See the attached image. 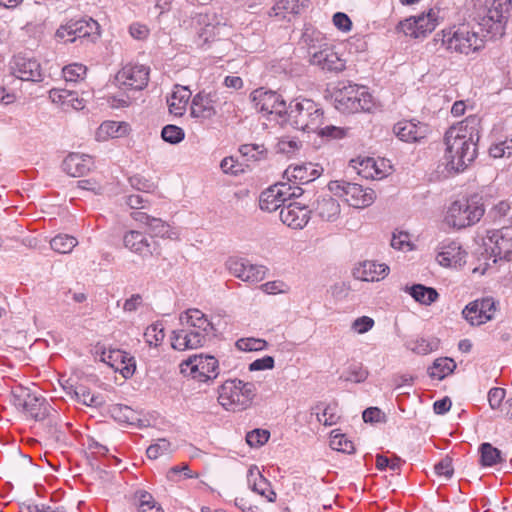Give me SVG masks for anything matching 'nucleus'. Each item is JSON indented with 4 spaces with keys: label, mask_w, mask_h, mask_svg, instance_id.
<instances>
[{
    "label": "nucleus",
    "mask_w": 512,
    "mask_h": 512,
    "mask_svg": "<svg viewBox=\"0 0 512 512\" xmlns=\"http://www.w3.org/2000/svg\"><path fill=\"white\" fill-rule=\"evenodd\" d=\"M274 358L266 355L262 358L256 359L249 364L250 371H261L266 369H272L274 367Z\"/></svg>",
    "instance_id": "obj_61"
},
{
    "label": "nucleus",
    "mask_w": 512,
    "mask_h": 512,
    "mask_svg": "<svg viewBox=\"0 0 512 512\" xmlns=\"http://www.w3.org/2000/svg\"><path fill=\"white\" fill-rule=\"evenodd\" d=\"M100 25L92 18L70 19L61 25L55 33L58 41L75 42L77 38H92L94 41L99 36Z\"/></svg>",
    "instance_id": "obj_9"
},
{
    "label": "nucleus",
    "mask_w": 512,
    "mask_h": 512,
    "mask_svg": "<svg viewBox=\"0 0 512 512\" xmlns=\"http://www.w3.org/2000/svg\"><path fill=\"white\" fill-rule=\"evenodd\" d=\"M237 379L226 380L218 389V402L226 410L241 409Z\"/></svg>",
    "instance_id": "obj_20"
},
{
    "label": "nucleus",
    "mask_w": 512,
    "mask_h": 512,
    "mask_svg": "<svg viewBox=\"0 0 512 512\" xmlns=\"http://www.w3.org/2000/svg\"><path fill=\"white\" fill-rule=\"evenodd\" d=\"M267 268L262 265H254L249 262L246 274L244 276L245 282H260L266 276Z\"/></svg>",
    "instance_id": "obj_54"
},
{
    "label": "nucleus",
    "mask_w": 512,
    "mask_h": 512,
    "mask_svg": "<svg viewBox=\"0 0 512 512\" xmlns=\"http://www.w3.org/2000/svg\"><path fill=\"white\" fill-rule=\"evenodd\" d=\"M427 125L414 121H400L393 127V132L402 141L417 142L423 139L427 133Z\"/></svg>",
    "instance_id": "obj_19"
},
{
    "label": "nucleus",
    "mask_w": 512,
    "mask_h": 512,
    "mask_svg": "<svg viewBox=\"0 0 512 512\" xmlns=\"http://www.w3.org/2000/svg\"><path fill=\"white\" fill-rule=\"evenodd\" d=\"M110 411L112 417L119 422L134 424L136 421H138L136 412L126 405H113Z\"/></svg>",
    "instance_id": "obj_40"
},
{
    "label": "nucleus",
    "mask_w": 512,
    "mask_h": 512,
    "mask_svg": "<svg viewBox=\"0 0 512 512\" xmlns=\"http://www.w3.org/2000/svg\"><path fill=\"white\" fill-rule=\"evenodd\" d=\"M389 267L386 264L367 261L363 263L362 275L359 276L364 281L379 280V276L387 275Z\"/></svg>",
    "instance_id": "obj_36"
},
{
    "label": "nucleus",
    "mask_w": 512,
    "mask_h": 512,
    "mask_svg": "<svg viewBox=\"0 0 512 512\" xmlns=\"http://www.w3.org/2000/svg\"><path fill=\"white\" fill-rule=\"evenodd\" d=\"M485 213L483 198L474 194L469 198L454 201L447 211L448 225L462 229L480 221Z\"/></svg>",
    "instance_id": "obj_3"
},
{
    "label": "nucleus",
    "mask_w": 512,
    "mask_h": 512,
    "mask_svg": "<svg viewBox=\"0 0 512 512\" xmlns=\"http://www.w3.org/2000/svg\"><path fill=\"white\" fill-rule=\"evenodd\" d=\"M434 41L436 43L440 42L449 51L466 55L478 51L484 44L478 33L469 31L466 25H462L455 30H443L435 35Z\"/></svg>",
    "instance_id": "obj_5"
},
{
    "label": "nucleus",
    "mask_w": 512,
    "mask_h": 512,
    "mask_svg": "<svg viewBox=\"0 0 512 512\" xmlns=\"http://www.w3.org/2000/svg\"><path fill=\"white\" fill-rule=\"evenodd\" d=\"M374 326V320L368 316H361L354 320L352 328L359 334L368 332Z\"/></svg>",
    "instance_id": "obj_64"
},
{
    "label": "nucleus",
    "mask_w": 512,
    "mask_h": 512,
    "mask_svg": "<svg viewBox=\"0 0 512 512\" xmlns=\"http://www.w3.org/2000/svg\"><path fill=\"white\" fill-rule=\"evenodd\" d=\"M321 137H328L332 139H340L345 136V130L333 125H328L323 128L319 127L317 130Z\"/></svg>",
    "instance_id": "obj_62"
},
{
    "label": "nucleus",
    "mask_w": 512,
    "mask_h": 512,
    "mask_svg": "<svg viewBox=\"0 0 512 512\" xmlns=\"http://www.w3.org/2000/svg\"><path fill=\"white\" fill-rule=\"evenodd\" d=\"M13 75L24 81H42L41 66L34 58L18 54L11 61Z\"/></svg>",
    "instance_id": "obj_14"
},
{
    "label": "nucleus",
    "mask_w": 512,
    "mask_h": 512,
    "mask_svg": "<svg viewBox=\"0 0 512 512\" xmlns=\"http://www.w3.org/2000/svg\"><path fill=\"white\" fill-rule=\"evenodd\" d=\"M495 238V247L493 252L500 259L506 261L512 260V248H506L507 245L512 243V227H503L493 233L491 239Z\"/></svg>",
    "instance_id": "obj_28"
},
{
    "label": "nucleus",
    "mask_w": 512,
    "mask_h": 512,
    "mask_svg": "<svg viewBox=\"0 0 512 512\" xmlns=\"http://www.w3.org/2000/svg\"><path fill=\"white\" fill-rule=\"evenodd\" d=\"M126 132V124H122L116 121H105L99 126L97 135L102 138H118L124 136Z\"/></svg>",
    "instance_id": "obj_37"
},
{
    "label": "nucleus",
    "mask_w": 512,
    "mask_h": 512,
    "mask_svg": "<svg viewBox=\"0 0 512 512\" xmlns=\"http://www.w3.org/2000/svg\"><path fill=\"white\" fill-rule=\"evenodd\" d=\"M37 421L41 423V428L47 434L49 440L56 443H62L65 441V432L61 429L62 426L58 423V414L54 409L49 412L47 418Z\"/></svg>",
    "instance_id": "obj_31"
},
{
    "label": "nucleus",
    "mask_w": 512,
    "mask_h": 512,
    "mask_svg": "<svg viewBox=\"0 0 512 512\" xmlns=\"http://www.w3.org/2000/svg\"><path fill=\"white\" fill-rule=\"evenodd\" d=\"M239 152L247 160L259 161L266 158L267 150L259 144H243L239 147Z\"/></svg>",
    "instance_id": "obj_44"
},
{
    "label": "nucleus",
    "mask_w": 512,
    "mask_h": 512,
    "mask_svg": "<svg viewBox=\"0 0 512 512\" xmlns=\"http://www.w3.org/2000/svg\"><path fill=\"white\" fill-rule=\"evenodd\" d=\"M362 418L365 423H386V414L378 407H368L362 413Z\"/></svg>",
    "instance_id": "obj_55"
},
{
    "label": "nucleus",
    "mask_w": 512,
    "mask_h": 512,
    "mask_svg": "<svg viewBox=\"0 0 512 512\" xmlns=\"http://www.w3.org/2000/svg\"><path fill=\"white\" fill-rule=\"evenodd\" d=\"M511 8L512 0H492L481 17L479 26L490 38L502 37Z\"/></svg>",
    "instance_id": "obj_6"
},
{
    "label": "nucleus",
    "mask_w": 512,
    "mask_h": 512,
    "mask_svg": "<svg viewBox=\"0 0 512 512\" xmlns=\"http://www.w3.org/2000/svg\"><path fill=\"white\" fill-rule=\"evenodd\" d=\"M270 438V432L266 429H254L247 433L246 442L250 447H260Z\"/></svg>",
    "instance_id": "obj_50"
},
{
    "label": "nucleus",
    "mask_w": 512,
    "mask_h": 512,
    "mask_svg": "<svg viewBox=\"0 0 512 512\" xmlns=\"http://www.w3.org/2000/svg\"><path fill=\"white\" fill-rule=\"evenodd\" d=\"M480 119L469 116L458 126H451L444 135V160L449 173L463 172L477 157Z\"/></svg>",
    "instance_id": "obj_1"
},
{
    "label": "nucleus",
    "mask_w": 512,
    "mask_h": 512,
    "mask_svg": "<svg viewBox=\"0 0 512 512\" xmlns=\"http://www.w3.org/2000/svg\"><path fill=\"white\" fill-rule=\"evenodd\" d=\"M310 63L329 73H339L345 69V60L332 47H325L310 56Z\"/></svg>",
    "instance_id": "obj_16"
},
{
    "label": "nucleus",
    "mask_w": 512,
    "mask_h": 512,
    "mask_svg": "<svg viewBox=\"0 0 512 512\" xmlns=\"http://www.w3.org/2000/svg\"><path fill=\"white\" fill-rule=\"evenodd\" d=\"M479 307L481 308V316L483 320V324L492 320L493 313L496 310V303L493 298L487 297L482 299H477Z\"/></svg>",
    "instance_id": "obj_58"
},
{
    "label": "nucleus",
    "mask_w": 512,
    "mask_h": 512,
    "mask_svg": "<svg viewBox=\"0 0 512 512\" xmlns=\"http://www.w3.org/2000/svg\"><path fill=\"white\" fill-rule=\"evenodd\" d=\"M404 291L408 293L416 302L425 306L431 305L439 298V293L435 288L428 287L423 284L405 286Z\"/></svg>",
    "instance_id": "obj_29"
},
{
    "label": "nucleus",
    "mask_w": 512,
    "mask_h": 512,
    "mask_svg": "<svg viewBox=\"0 0 512 512\" xmlns=\"http://www.w3.org/2000/svg\"><path fill=\"white\" fill-rule=\"evenodd\" d=\"M144 336L149 346H158L164 339V327L161 323H155L147 327Z\"/></svg>",
    "instance_id": "obj_49"
},
{
    "label": "nucleus",
    "mask_w": 512,
    "mask_h": 512,
    "mask_svg": "<svg viewBox=\"0 0 512 512\" xmlns=\"http://www.w3.org/2000/svg\"><path fill=\"white\" fill-rule=\"evenodd\" d=\"M457 365L452 358L440 357L434 360L427 372L431 378L443 380L446 376L452 374Z\"/></svg>",
    "instance_id": "obj_32"
},
{
    "label": "nucleus",
    "mask_w": 512,
    "mask_h": 512,
    "mask_svg": "<svg viewBox=\"0 0 512 512\" xmlns=\"http://www.w3.org/2000/svg\"><path fill=\"white\" fill-rule=\"evenodd\" d=\"M247 480L254 492L265 496L270 502L276 498L274 491L270 489L269 481L260 473L257 466L252 465L247 473Z\"/></svg>",
    "instance_id": "obj_25"
},
{
    "label": "nucleus",
    "mask_w": 512,
    "mask_h": 512,
    "mask_svg": "<svg viewBox=\"0 0 512 512\" xmlns=\"http://www.w3.org/2000/svg\"><path fill=\"white\" fill-rule=\"evenodd\" d=\"M322 108L311 99L297 97L286 107L282 123L304 132H316L323 123Z\"/></svg>",
    "instance_id": "obj_2"
},
{
    "label": "nucleus",
    "mask_w": 512,
    "mask_h": 512,
    "mask_svg": "<svg viewBox=\"0 0 512 512\" xmlns=\"http://www.w3.org/2000/svg\"><path fill=\"white\" fill-rule=\"evenodd\" d=\"M478 451L480 454V464L483 467H492L504 461L502 452L491 443H481Z\"/></svg>",
    "instance_id": "obj_33"
},
{
    "label": "nucleus",
    "mask_w": 512,
    "mask_h": 512,
    "mask_svg": "<svg viewBox=\"0 0 512 512\" xmlns=\"http://www.w3.org/2000/svg\"><path fill=\"white\" fill-rule=\"evenodd\" d=\"M147 227L152 237L173 238L170 225L160 218L153 217Z\"/></svg>",
    "instance_id": "obj_45"
},
{
    "label": "nucleus",
    "mask_w": 512,
    "mask_h": 512,
    "mask_svg": "<svg viewBox=\"0 0 512 512\" xmlns=\"http://www.w3.org/2000/svg\"><path fill=\"white\" fill-rule=\"evenodd\" d=\"M134 498L137 501L138 512H164L162 507L154 500L153 496L147 491H136Z\"/></svg>",
    "instance_id": "obj_35"
},
{
    "label": "nucleus",
    "mask_w": 512,
    "mask_h": 512,
    "mask_svg": "<svg viewBox=\"0 0 512 512\" xmlns=\"http://www.w3.org/2000/svg\"><path fill=\"white\" fill-rule=\"evenodd\" d=\"M170 442L164 438L158 439L156 443L151 444L146 454L149 459H157L159 456L167 453L170 450Z\"/></svg>",
    "instance_id": "obj_53"
},
{
    "label": "nucleus",
    "mask_w": 512,
    "mask_h": 512,
    "mask_svg": "<svg viewBox=\"0 0 512 512\" xmlns=\"http://www.w3.org/2000/svg\"><path fill=\"white\" fill-rule=\"evenodd\" d=\"M332 98L335 108L342 113L370 112L374 107L372 95L354 84L337 88Z\"/></svg>",
    "instance_id": "obj_4"
},
{
    "label": "nucleus",
    "mask_w": 512,
    "mask_h": 512,
    "mask_svg": "<svg viewBox=\"0 0 512 512\" xmlns=\"http://www.w3.org/2000/svg\"><path fill=\"white\" fill-rule=\"evenodd\" d=\"M216 91L202 90L192 99L190 114L194 118L211 119L216 115L214 104L217 102Z\"/></svg>",
    "instance_id": "obj_17"
},
{
    "label": "nucleus",
    "mask_w": 512,
    "mask_h": 512,
    "mask_svg": "<svg viewBox=\"0 0 512 512\" xmlns=\"http://www.w3.org/2000/svg\"><path fill=\"white\" fill-rule=\"evenodd\" d=\"M311 213L312 210L307 205L291 202L281 207L279 216L281 221L290 228L302 229L307 225Z\"/></svg>",
    "instance_id": "obj_15"
},
{
    "label": "nucleus",
    "mask_w": 512,
    "mask_h": 512,
    "mask_svg": "<svg viewBox=\"0 0 512 512\" xmlns=\"http://www.w3.org/2000/svg\"><path fill=\"white\" fill-rule=\"evenodd\" d=\"M86 73V67L82 64H70L63 68V76L66 81L76 82L82 79Z\"/></svg>",
    "instance_id": "obj_56"
},
{
    "label": "nucleus",
    "mask_w": 512,
    "mask_h": 512,
    "mask_svg": "<svg viewBox=\"0 0 512 512\" xmlns=\"http://www.w3.org/2000/svg\"><path fill=\"white\" fill-rule=\"evenodd\" d=\"M116 78L132 89L142 90L149 81V67L144 65L126 66L118 72Z\"/></svg>",
    "instance_id": "obj_18"
},
{
    "label": "nucleus",
    "mask_w": 512,
    "mask_h": 512,
    "mask_svg": "<svg viewBox=\"0 0 512 512\" xmlns=\"http://www.w3.org/2000/svg\"><path fill=\"white\" fill-rule=\"evenodd\" d=\"M330 192L344 197L345 201L353 207L364 208L370 206L375 199V192L371 188L363 189L357 183L347 182L345 180L330 181L328 184Z\"/></svg>",
    "instance_id": "obj_8"
},
{
    "label": "nucleus",
    "mask_w": 512,
    "mask_h": 512,
    "mask_svg": "<svg viewBox=\"0 0 512 512\" xmlns=\"http://www.w3.org/2000/svg\"><path fill=\"white\" fill-rule=\"evenodd\" d=\"M440 251L437 254V261L445 267L460 266L465 262L466 252L462 250L459 243L450 241L448 244L442 243Z\"/></svg>",
    "instance_id": "obj_23"
},
{
    "label": "nucleus",
    "mask_w": 512,
    "mask_h": 512,
    "mask_svg": "<svg viewBox=\"0 0 512 512\" xmlns=\"http://www.w3.org/2000/svg\"><path fill=\"white\" fill-rule=\"evenodd\" d=\"M14 405L36 421L44 420L49 412L53 411L52 406L43 396L36 395L30 390H23L20 394L15 395Z\"/></svg>",
    "instance_id": "obj_10"
},
{
    "label": "nucleus",
    "mask_w": 512,
    "mask_h": 512,
    "mask_svg": "<svg viewBox=\"0 0 512 512\" xmlns=\"http://www.w3.org/2000/svg\"><path fill=\"white\" fill-rule=\"evenodd\" d=\"M236 347L241 351H259L267 346V342L258 338H241L236 341Z\"/></svg>",
    "instance_id": "obj_51"
},
{
    "label": "nucleus",
    "mask_w": 512,
    "mask_h": 512,
    "mask_svg": "<svg viewBox=\"0 0 512 512\" xmlns=\"http://www.w3.org/2000/svg\"><path fill=\"white\" fill-rule=\"evenodd\" d=\"M124 246L131 252L146 257L152 255L147 237L140 231L131 230L123 237Z\"/></svg>",
    "instance_id": "obj_27"
},
{
    "label": "nucleus",
    "mask_w": 512,
    "mask_h": 512,
    "mask_svg": "<svg viewBox=\"0 0 512 512\" xmlns=\"http://www.w3.org/2000/svg\"><path fill=\"white\" fill-rule=\"evenodd\" d=\"M218 367L219 362L213 355L201 353L189 356L184 360L180 365V371L200 382H208L218 376Z\"/></svg>",
    "instance_id": "obj_7"
},
{
    "label": "nucleus",
    "mask_w": 512,
    "mask_h": 512,
    "mask_svg": "<svg viewBox=\"0 0 512 512\" xmlns=\"http://www.w3.org/2000/svg\"><path fill=\"white\" fill-rule=\"evenodd\" d=\"M259 205L262 210L269 212L281 209L284 204H282L281 198H278L275 184L261 193Z\"/></svg>",
    "instance_id": "obj_34"
},
{
    "label": "nucleus",
    "mask_w": 512,
    "mask_h": 512,
    "mask_svg": "<svg viewBox=\"0 0 512 512\" xmlns=\"http://www.w3.org/2000/svg\"><path fill=\"white\" fill-rule=\"evenodd\" d=\"M333 23L339 30L343 32H348L352 28V21L348 15L343 12H336L333 15Z\"/></svg>",
    "instance_id": "obj_63"
},
{
    "label": "nucleus",
    "mask_w": 512,
    "mask_h": 512,
    "mask_svg": "<svg viewBox=\"0 0 512 512\" xmlns=\"http://www.w3.org/2000/svg\"><path fill=\"white\" fill-rule=\"evenodd\" d=\"M251 101L258 112L276 114L283 119L286 112V101L275 91H266L263 88L254 90L250 95Z\"/></svg>",
    "instance_id": "obj_12"
},
{
    "label": "nucleus",
    "mask_w": 512,
    "mask_h": 512,
    "mask_svg": "<svg viewBox=\"0 0 512 512\" xmlns=\"http://www.w3.org/2000/svg\"><path fill=\"white\" fill-rule=\"evenodd\" d=\"M92 157L86 154L71 153L62 163L63 170L72 177H82L90 171Z\"/></svg>",
    "instance_id": "obj_21"
},
{
    "label": "nucleus",
    "mask_w": 512,
    "mask_h": 512,
    "mask_svg": "<svg viewBox=\"0 0 512 512\" xmlns=\"http://www.w3.org/2000/svg\"><path fill=\"white\" fill-rule=\"evenodd\" d=\"M311 210L322 220L333 222L338 219L341 208L336 199L330 195H324L318 197L312 204Z\"/></svg>",
    "instance_id": "obj_22"
},
{
    "label": "nucleus",
    "mask_w": 512,
    "mask_h": 512,
    "mask_svg": "<svg viewBox=\"0 0 512 512\" xmlns=\"http://www.w3.org/2000/svg\"><path fill=\"white\" fill-rule=\"evenodd\" d=\"M191 91L187 87L176 86L170 98L167 99L169 112L175 116H182L191 97Z\"/></svg>",
    "instance_id": "obj_30"
},
{
    "label": "nucleus",
    "mask_w": 512,
    "mask_h": 512,
    "mask_svg": "<svg viewBox=\"0 0 512 512\" xmlns=\"http://www.w3.org/2000/svg\"><path fill=\"white\" fill-rule=\"evenodd\" d=\"M284 176L287 177L289 182L293 184H308L320 176V172L314 167L312 163L289 166Z\"/></svg>",
    "instance_id": "obj_24"
},
{
    "label": "nucleus",
    "mask_w": 512,
    "mask_h": 512,
    "mask_svg": "<svg viewBox=\"0 0 512 512\" xmlns=\"http://www.w3.org/2000/svg\"><path fill=\"white\" fill-rule=\"evenodd\" d=\"M77 243V239L73 236L59 234L50 241V246L55 252L66 254L70 253Z\"/></svg>",
    "instance_id": "obj_38"
},
{
    "label": "nucleus",
    "mask_w": 512,
    "mask_h": 512,
    "mask_svg": "<svg viewBox=\"0 0 512 512\" xmlns=\"http://www.w3.org/2000/svg\"><path fill=\"white\" fill-rule=\"evenodd\" d=\"M434 471L438 476H444L445 478L450 479L454 473L452 458L445 456L437 464H435Z\"/></svg>",
    "instance_id": "obj_60"
},
{
    "label": "nucleus",
    "mask_w": 512,
    "mask_h": 512,
    "mask_svg": "<svg viewBox=\"0 0 512 512\" xmlns=\"http://www.w3.org/2000/svg\"><path fill=\"white\" fill-rule=\"evenodd\" d=\"M161 137L165 142L175 145L184 139L185 132L179 126L168 124L162 128Z\"/></svg>",
    "instance_id": "obj_46"
},
{
    "label": "nucleus",
    "mask_w": 512,
    "mask_h": 512,
    "mask_svg": "<svg viewBox=\"0 0 512 512\" xmlns=\"http://www.w3.org/2000/svg\"><path fill=\"white\" fill-rule=\"evenodd\" d=\"M415 19L417 21L415 38L425 37L427 33L432 32L436 27V19L431 11L427 15H419Z\"/></svg>",
    "instance_id": "obj_42"
},
{
    "label": "nucleus",
    "mask_w": 512,
    "mask_h": 512,
    "mask_svg": "<svg viewBox=\"0 0 512 512\" xmlns=\"http://www.w3.org/2000/svg\"><path fill=\"white\" fill-rule=\"evenodd\" d=\"M330 447L347 454H352L355 451L353 442L349 440L346 435L336 433V431L331 432Z\"/></svg>",
    "instance_id": "obj_41"
},
{
    "label": "nucleus",
    "mask_w": 512,
    "mask_h": 512,
    "mask_svg": "<svg viewBox=\"0 0 512 512\" xmlns=\"http://www.w3.org/2000/svg\"><path fill=\"white\" fill-rule=\"evenodd\" d=\"M462 315L472 326H479L483 324L481 316V308L479 307L478 301L474 300L468 303L462 310Z\"/></svg>",
    "instance_id": "obj_47"
},
{
    "label": "nucleus",
    "mask_w": 512,
    "mask_h": 512,
    "mask_svg": "<svg viewBox=\"0 0 512 512\" xmlns=\"http://www.w3.org/2000/svg\"><path fill=\"white\" fill-rule=\"evenodd\" d=\"M101 361L108 364L115 371H119L125 379L132 377L136 370L134 357L120 349L103 350L101 352Z\"/></svg>",
    "instance_id": "obj_13"
},
{
    "label": "nucleus",
    "mask_w": 512,
    "mask_h": 512,
    "mask_svg": "<svg viewBox=\"0 0 512 512\" xmlns=\"http://www.w3.org/2000/svg\"><path fill=\"white\" fill-rule=\"evenodd\" d=\"M129 183L134 189L142 192L149 193L154 191L156 188V184L151 179H148L140 174L131 176L129 178Z\"/></svg>",
    "instance_id": "obj_52"
},
{
    "label": "nucleus",
    "mask_w": 512,
    "mask_h": 512,
    "mask_svg": "<svg viewBox=\"0 0 512 512\" xmlns=\"http://www.w3.org/2000/svg\"><path fill=\"white\" fill-rule=\"evenodd\" d=\"M407 347L414 353H417L420 355H426V354L438 349L439 340L437 338H434L432 340L420 338V339H416L414 341L408 342Z\"/></svg>",
    "instance_id": "obj_39"
},
{
    "label": "nucleus",
    "mask_w": 512,
    "mask_h": 512,
    "mask_svg": "<svg viewBox=\"0 0 512 512\" xmlns=\"http://www.w3.org/2000/svg\"><path fill=\"white\" fill-rule=\"evenodd\" d=\"M217 331H202L196 327L183 326L182 329L173 331L172 347L179 351L196 349L205 345L207 337L216 336Z\"/></svg>",
    "instance_id": "obj_11"
},
{
    "label": "nucleus",
    "mask_w": 512,
    "mask_h": 512,
    "mask_svg": "<svg viewBox=\"0 0 512 512\" xmlns=\"http://www.w3.org/2000/svg\"><path fill=\"white\" fill-rule=\"evenodd\" d=\"M237 385L239 388V397L241 399V409L243 410L250 406L256 395V387L255 384L251 382H243L239 379H237Z\"/></svg>",
    "instance_id": "obj_43"
},
{
    "label": "nucleus",
    "mask_w": 512,
    "mask_h": 512,
    "mask_svg": "<svg viewBox=\"0 0 512 512\" xmlns=\"http://www.w3.org/2000/svg\"><path fill=\"white\" fill-rule=\"evenodd\" d=\"M317 419L325 426H332L336 424L337 420L339 419V416L336 413V405H327L321 415L317 413Z\"/></svg>",
    "instance_id": "obj_59"
},
{
    "label": "nucleus",
    "mask_w": 512,
    "mask_h": 512,
    "mask_svg": "<svg viewBox=\"0 0 512 512\" xmlns=\"http://www.w3.org/2000/svg\"><path fill=\"white\" fill-rule=\"evenodd\" d=\"M179 320L182 326L196 327L202 331H217L207 316L196 308L187 309L182 312Z\"/></svg>",
    "instance_id": "obj_26"
},
{
    "label": "nucleus",
    "mask_w": 512,
    "mask_h": 512,
    "mask_svg": "<svg viewBox=\"0 0 512 512\" xmlns=\"http://www.w3.org/2000/svg\"><path fill=\"white\" fill-rule=\"evenodd\" d=\"M368 372L360 365H351L346 374L341 376L345 381L360 383L366 380Z\"/></svg>",
    "instance_id": "obj_57"
},
{
    "label": "nucleus",
    "mask_w": 512,
    "mask_h": 512,
    "mask_svg": "<svg viewBox=\"0 0 512 512\" xmlns=\"http://www.w3.org/2000/svg\"><path fill=\"white\" fill-rule=\"evenodd\" d=\"M248 264L249 261L245 258L230 257L226 261V267L230 273L242 281H244V276L246 274Z\"/></svg>",
    "instance_id": "obj_48"
}]
</instances>
